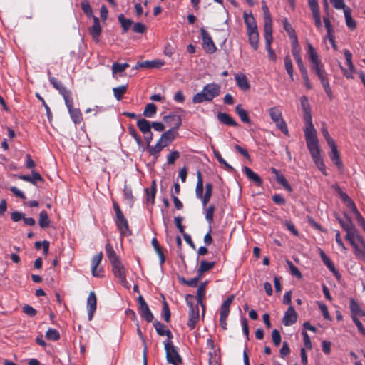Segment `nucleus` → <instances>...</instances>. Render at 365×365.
<instances>
[{"label":"nucleus","instance_id":"nucleus-1","mask_svg":"<svg viewBox=\"0 0 365 365\" xmlns=\"http://www.w3.org/2000/svg\"><path fill=\"white\" fill-rule=\"evenodd\" d=\"M307 53L309 61L312 64V68L315 71L322 83V86L330 99L332 98V91L329 85L328 75L324 70V65L322 64L317 51L311 43L307 44Z\"/></svg>","mask_w":365,"mask_h":365},{"label":"nucleus","instance_id":"nucleus-2","mask_svg":"<svg viewBox=\"0 0 365 365\" xmlns=\"http://www.w3.org/2000/svg\"><path fill=\"white\" fill-rule=\"evenodd\" d=\"M221 87L216 83L206 84L201 91L195 94L192 97L193 103H201L202 102H210L215 98L220 96Z\"/></svg>","mask_w":365,"mask_h":365},{"label":"nucleus","instance_id":"nucleus-3","mask_svg":"<svg viewBox=\"0 0 365 365\" xmlns=\"http://www.w3.org/2000/svg\"><path fill=\"white\" fill-rule=\"evenodd\" d=\"M169 120H174L173 128L164 132L158 140L165 147L175 140L178 135V130L182 124V120L179 115L172 114L163 117L164 121L168 122Z\"/></svg>","mask_w":365,"mask_h":365},{"label":"nucleus","instance_id":"nucleus-4","mask_svg":"<svg viewBox=\"0 0 365 365\" xmlns=\"http://www.w3.org/2000/svg\"><path fill=\"white\" fill-rule=\"evenodd\" d=\"M195 299V297L192 294H187L185 297L186 303L190 307L187 322V326L190 328V329H194L200 319V305L194 304Z\"/></svg>","mask_w":365,"mask_h":365},{"label":"nucleus","instance_id":"nucleus-5","mask_svg":"<svg viewBox=\"0 0 365 365\" xmlns=\"http://www.w3.org/2000/svg\"><path fill=\"white\" fill-rule=\"evenodd\" d=\"M113 205L115 214V225L120 234L125 236L130 235L128 221L122 212L120 206L115 201L113 202Z\"/></svg>","mask_w":365,"mask_h":365},{"label":"nucleus","instance_id":"nucleus-6","mask_svg":"<svg viewBox=\"0 0 365 365\" xmlns=\"http://www.w3.org/2000/svg\"><path fill=\"white\" fill-rule=\"evenodd\" d=\"M268 113L274 123L276 127L279 129L284 135H289V130L286 122L284 120L281 110L274 106L268 110Z\"/></svg>","mask_w":365,"mask_h":365},{"label":"nucleus","instance_id":"nucleus-7","mask_svg":"<svg viewBox=\"0 0 365 365\" xmlns=\"http://www.w3.org/2000/svg\"><path fill=\"white\" fill-rule=\"evenodd\" d=\"M166 351V359L168 363L173 365H178L181 362V357L178 354L175 346L170 339H165L163 341Z\"/></svg>","mask_w":365,"mask_h":365},{"label":"nucleus","instance_id":"nucleus-8","mask_svg":"<svg viewBox=\"0 0 365 365\" xmlns=\"http://www.w3.org/2000/svg\"><path fill=\"white\" fill-rule=\"evenodd\" d=\"M304 120L305 123L304 133L306 141L317 139V130L312 123L311 110L304 112Z\"/></svg>","mask_w":365,"mask_h":365},{"label":"nucleus","instance_id":"nucleus-9","mask_svg":"<svg viewBox=\"0 0 365 365\" xmlns=\"http://www.w3.org/2000/svg\"><path fill=\"white\" fill-rule=\"evenodd\" d=\"M307 148L313 158L314 163L319 165L323 162V160L320 155V150L319 148L318 139H313L306 141Z\"/></svg>","mask_w":365,"mask_h":365},{"label":"nucleus","instance_id":"nucleus-10","mask_svg":"<svg viewBox=\"0 0 365 365\" xmlns=\"http://www.w3.org/2000/svg\"><path fill=\"white\" fill-rule=\"evenodd\" d=\"M200 34L202 39V46L204 50L208 53H213L216 51V46L210 35L204 29H200Z\"/></svg>","mask_w":365,"mask_h":365},{"label":"nucleus","instance_id":"nucleus-11","mask_svg":"<svg viewBox=\"0 0 365 365\" xmlns=\"http://www.w3.org/2000/svg\"><path fill=\"white\" fill-rule=\"evenodd\" d=\"M344 54L348 68L346 69L341 66V71L346 78H353V73L355 72V66L352 61V54L347 49L344 50Z\"/></svg>","mask_w":365,"mask_h":365},{"label":"nucleus","instance_id":"nucleus-12","mask_svg":"<svg viewBox=\"0 0 365 365\" xmlns=\"http://www.w3.org/2000/svg\"><path fill=\"white\" fill-rule=\"evenodd\" d=\"M112 270L115 277L118 279L119 282L125 286L128 283L125 269L120 260L112 264Z\"/></svg>","mask_w":365,"mask_h":365},{"label":"nucleus","instance_id":"nucleus-13","mask_svg":"<svg viewBox=\"0 0 365 365\" xmlns=\"http://www.w3.org/2000/svg\"><path fill=\"white\" fill-rule=\"evenodd\" d=\"M138 302L139 304L140 315L143 317L148 322H151L153 319V315L150 312L148 305L141 295L138 297Z\"/></svg>","mask_w":365,"mask_h":365},{"label":"nucleus","instance_id":"nucleus-14","mask_svg":"<svg viewBox=\"0 0 365 365\" xmlns=\"http://www.w3.org/2000/svg\"><path fill=\"white\" fill-rule=\"evenodd\" d=\"M103 254L99 252L93 257L91 259V273L95 277H102L103 276V269L98 265L102 261Z\"/></svg>","mask_w":365,"mask_h":365},{"label":"nucleus","instance_id":"nucleus-15","mask_svg":"<svg viewBox=\"0 0 365 365\" xmlns=\"http://www.w3.org/2000/svg\"><path fill=\"white\" fill-rule=\"evenodd\" d=\"M73 98L72 97L65 101V104L68 108L70 116L75 124H79L83 118L82 114L78 108H73Z\"/></svg>","mask_w":365,"mask_h":365},{"label":"nucleus","instance_id":"nucleus-16","mask_svg":"<svg viewBox=\"0 0 365 365\" xmlns=\"http://www.w3.org/2000/svg\"><path fill=\"white\" fill-rule=\"evenodd\" d=\"M97 299L94 292H90L87 298L86 307L88 309V320H91L96 309Z\"/></svg>","mask_w":365,"mask_h":365},{"label":"nucleus","instance_id":"nucleus-17","mask_svg":"<svg viewBox=\"0 0 365 365\" xmlns=\"http://www.w3.org/2000/svg\"><path fill=\"white\" fill-rule=\"evenodd\" d=\"M49 81L52 84V86L59 91V93L63 96L64 101H66V99H68L71 98V93L69 91H68L62 84L61 82L57 81L56 78L52 76H49Z\"/></svg>","mask_w":365,"mask_h":365},{"label":"nucleus","instance_id":"nucleus-18","mask_svg":"<svg viewBox=\"0 0 365 365\" xmlns=\"http://www.w3.org/2000/svg\"><path fill=\"white\" fill-rule=\"evenodd\" d=\"M297 319V314L292 306H290L284 313L282 323L284 326H290L294 324Z\"/></svg>","mask_w":365,"mask_h":365},{"label":"nucleus","instance_id":"nucleus-19","mask_svg":"<svg viewBox=\"0 0 365 365\" xmlns=\"http://www.w3.org/2000/svg\"><path fill=\"white\" fill-rule=\"evenodd\" d=\"M346 239L350 242L352 247L356 245V240L361 242L364 241L356 227L346 232Z\"/></svg>","mask_w":365,"mask_h":365},{"label":"nucleus","instance_id":"nucleus-20","mask_svg":"<svg viewBox=\"0 0 365 365\" xmlns=\"http://www.w3.org/2000/svg\"><path fill=\"white\" fill-rule=\"evenodd\" d=\"M164 65V62L160 60L155 61H145L142 62H138L135 66V69L140 68H160Z\"/></svg>","mask_w":365,"mask_h":365},{"label":"nucleus","instance_id":"nucleus-21","mask_svg":"<svg viewBox=\"0 0 365 365\" xmlns=\"http://www.w3.org/2000/svg\"><path fill=\"white\" fill-rule=\"evenodd\" d=\"M329 146L331 148V153L329 154L330 158L339 168H342V162L340 159V156L337 150V146L335 142L330 143Z\"/></svg>","mask_w":365,"mask_h":365},{"label":"nucleus","instance_id":"nucleus-22","mask_svg":"<svg viewBox=\"0 0 365 365\" xmlns=\"http://www.w3.org/2000/svg\"><path fill=\"white\" fill-rule=\"evenodd\" d=\"M235 80L237 86L242 91H247L250 88V83L247 76L242 73H237L235 76Z\"/></svg>","mask_w":365,"mask_h":365},{"label":"nucleus","instance_id":"nucleus-23","mask_svg":"<svg viewBox=\"0 0 365 365\" xmlns=\"http://www.w3.org/2000/svg\"><path fill=\"white\" fill-rule=\"evenodd\" d=\"M249 43L254 50H257L259 46V32L257 29L247 31Z\"/></svg>","mask_w":365,"mask_h":365},{"label":"nucleus","instance_id":"nucleus-24","mask_svg":"<svg viewBox=\"0 0 365 365\" xmlns=\"http://www.w3.org/2000/svg\"><path fill=\"white\" fill-rule=\"evenodd\" d=\"M153 325L155 328L157 333L160 336H167L166 339H170L171 341V339L173 338V334L165 324H162L160 322H154Z\"/></svg>","mask_w":365,"mask_h":365},{"label":"nucleus","instance_id":"nucleus-25","mask_svg":"<svg viewBox=\"0 0 365 365\" xmlns=\"http://www.w3.org/2000/svg\"><path fill=\"white\" fill-rule=\"evenodd\" d=\"M349 307L351 312L352 319L354 317L358 318V317L365 316V311L360 307L359 304L354 299H350Z\"/></svg>","mask_w":365,"mask_h":365},{"label":"nucleus","instance_id":"nucleus-26","mask_svg":"<svg viewBox=\"0 0 365 365\" xmlns=\"http://www.w3.org/2000/svg\"><path fill=\"white\" fill-rule=\"evenodd\" d=\"M242 170L250 180L253 181L258 186H260L262 184V180L261 178L250 168L245 166Z\"/></svg>","mask_w":365,"mask_h":365},{"label":"nucleus","instance_id":"nucleus-27","mask_svg":"<svg viewBox=\"0 0 365 365\" xmlns=\"http://www.w3.org/2000/svg\"><path fill=\"white\" fill-rule=\"evenodd\" d=\"M234 295H231L228 297L222 304L220 308V316H222V319L227 318L230 313V307L234 299Z\"/></svg>","mask_w":365,"mask_h":365},{"label":"nucleus","instance_id":"nucleus-28","mask_svg":"<svg viewBox=\"0 0 365 365\" xmlns=\"http://www.w3.org/2000/svg\"><path fill=\"white\" fill-rule=\"evenodd\" d=\"M217 117L219 121H220L222 123L225 125L234 127H237L238 125V123L226 113L220 112L217 113Z\"/></svg>","mask_w":365,"mask_h":365},{"label":"nucleus","instance_id":"nucleus-29","mask_svg":"<svg viewBox=\"0 0 365 365\" xmlns=\"http://www.w3.org/2000/svg\"><path fill=\"white\" fill-rule=\"evenodd\" d=\"M243 18L246 25L247 31L257 29L256 21L252 14L245 12L243 14Z\"/></svg>","mask_w":365,"mask_h":365},{"label":"nucleus","instance_id":"nucleus-30","mask_svg":"<svg viewBox=\"0 0 365 365\" xmlns=\"http://www.w3.org/2000/svg\"><path fill=\"white\" fill-rule=\"evenodd\" d=\"M31 173H32L31 176L22 175H19V178L22 180L31 182L33 185H36L37 181H43V178L41 176V175L38 172H36L35 170H32Z\"/></svg>","mask_w":365,"mask_h":365},{"label":"nucleus","instance_id":"nucleus-31","mask_svg":"<svg viewBox=\"0 0 365 365\" xmlns=\"http://www.w3.org/2000/svg\"><path fill=\"white\" fill-rule=\"evenodd\" d=\"M93 24L90 28L89 31L93 38H98L101 34V27L100 25V21L98 18L96 16H93Z\"/></svg>","mask_w":365,"mask_h":365},{"label":"nucleus","instance_id":"nucleus-32","mask_svg":"<svg viewBox=\"0 0 365 365\" xmlns=\"http://www.w3.org/2000/svg\"><path fill=\"white\" fill-rule=\"evenodd\" d=\"M320 257L322 258L324 264L327 267V268L336 277L339 275L338 271L336 269L334 264L330 260V259L326 255V254L321 250L320 251Z\"/></svg>","mask_w":365,"mask_h":365},{"label":"nucleus","instance_id":"nucleus-33","mask_svg":"<svg viewBox=\"0 0 365 365\" xmlns=\"http://www.w3.org/2000/svg\"><path fill=\"white\" fill-rule=\"evenodd\" d=\"M106 253L111 264L120 260L110 244L106 245Z\"/></svg>","mask_w":365,"mask_h":365},{"label":"nucleus","instance_id":"nucleus-34","mask_svg":"<svg viewBox=\"0 0 365 365\" xmlns=\"http://www.w3.org/2000/svg\"><path fill=\"white\" fill-rule=\"evenodd\" d=\"M215 266L214 262H207L205 260H202L200 263L199 267L197 269V274L199 276H202L205 272L210 270Z\"/></svg>","mask_w":365,"mask_h":365},{"label":"nucleus","instance_id":"nucleus-35","mask_svg":"<svg viewBox=\"0 0 365 365\" xmlns=\"http://www.w3.org/2000/svg\"><path fill=\"white\" fill-rule=\"evenodd\" d=\"M152 246L153 247V249L155 250L156 254L158 255L160 259V264L162 265L165 262V256L163 255V252L161 250V247L159 245V242L156 237H153L151 240Z\"/></svg>","mask_w":365,"mask_h":365},{"label":"nucleus","instance_id":"nucleus-36","mask_svg":"<svg viewBox=\"0 0 365 365\" xmlns=\"http://www.w3.org/2000/svg\"><path fill=\"white\" fill-rule=\"evenodd\" d=\"M165 148V146L158 140L155 146H148V150L150 155H152L155 160H156L160 151Z\"/></svg>","mask_w":365,"mask_h":365},{"label":"nucleus","instance_id":"nucleus-37","mask_svg":"<svg viewBox=\"0 0 365 365\" xmlns=\"http://www.w3.org/2000/svg\"><path fill=\"white\" fill-rule=\"evenodd\" d=\"M344 14L345 17L346 26L351 29H354L356 26L355 21L351 17V10L350 8H344Z\"/></svg>","mask_w":365,"mask_h":365},{"label":"nucleus","instance_id":"nucleus-38","mask_svg":"<svg viewBox=\"0 0 365 365\" xmlns=\"http://www.w3.org/2000/svg\"><path fill=\"white\" fill-rule=\"evenodd\" d=\"M137 126L139 128V130L143 133V135H146V133L151 131V125L150 122L145 118L139 119L137 121Z\"/></svg>","mask_w":365,"mask_h":365},{"label":"nucleus","instance_id":"nucleus-39","mask_svg":"<svg viewBox=\"0 0 365 365\" xmlns=\"http://www.w3.org/2000/svg\"><path fill=\"white\" fill-rule=\"evenodd\" d=\"M361 247L358 245L353 247L354 252L357 259H359L365 262V242L364 240L360 242Z\"/></svg>","mask_w":365,"mask_h":365},{"label":"nucleus","instance_id":"nucleus-40","mask_svg":"<svg viewBox=\"0 0 365 365\" xmlns=\"http://www.w3.org/2000/svg\"><path fill=\"white\" fill-rule=\"evenodd\" d=\"M197 181L195 188L196 197L198 199L202 198L203 195V181L202 178V174L200 171H197Z\"/></svg>","mask_w":365,"mask_h":365},{"label":"nucleus","instance_id":"nucleus-41","mask_svg":"<svg viewBox=\"0 0 365 365\" xmlns=\"http://www.w3.org/2000/svg\"><path fill=\"white\" fill-rule=\"evenodd\" d=\"M205 297V289H203V287H198L197 290V303L195 304L200 305L202 308V316L204 315L205 311V306L203 304L202 301Z\"/></svg>","mask_w":365,"mask_h":365},{"label":"nucleus","instance_id":"nucleus-42","mask_svg":"<svg viewBox=\"0 0 365 365\" xmlns=\"http://www.w3.org/2000/svg\"><path fill=\"white\" fill-rule=\"evenodd\" d=\"M212 185L210 182L206 183L205 185V193L203 195L202 198H200L202 200V206L205 207L207 205L208 202L210 200V197L212 196Z\"/></svg>","mask_w":365,"mask_h":365},{"label":"nucleus","instance_id":"nucleus-43","mask_svg":"<svg viewBox=\"0 0 365 365\" xmlns=\"http://www.w3.org/2000/svg\"><path fill=\"white\" fill-rule=\"evenodd\" d=\"M235 112L237 113L240 120L245 123H250V120L247 115V111L242 107L240 104H238L235 107Z\"/></svg>","mask_w":365,"mask_h":365},{"label":"nucleus","instance_id":"nucleus-44","mask_svg":"<svg viewBox=\"0 0 365 365\" xmlns=\"http://www.w3.org/2000/svg\"><path fill=\"white\" fill-rule=\"evenodd\" d=\"M51 221L48 218V215L47 212L45 210H42L39 213V220H38V224L39 226L44 229L48 227L50 225Z\"/></svg>","mask_w":365,"mask_h":365},{"label":"nucleus","instance_id":"nucleus-45","mask_svg":"<svg viewBox=\"0 0 365 365\" xmlns=\"http://www.w3.org/2000/svg\"><path fill=\"white\" fill-rule=\"evenodd\" d=\"M123 196H124V199L129 204V205L130 207L133 206V202L135 201V198H134V196L133 195V192H132L131 188L128 187L126 185H125V186H124Z\"/></svg>","mask_w":365,"mask_h":365},{"label":"nucleus","instance_id":"nucleus-46","mask_svg":"<svg viewBox=\"0 0 365 365\" xmlns=\"http://www.w3.org/2000/svg\"><path fill=\"white\" fill-rule=\"evenodd\" d=\"M157 111V107L154 103H150L145 106L143 115L146 118H153Z\"/></svg>","mask_w":365,"mask_h":365},{"label":"nucleus","instance_id":"nucleus-47","mask_svg":"<svg viewBox=\"0 0 365 365\" xmlns=\"http://www.w3.org/2000/svg\"><path fill=\"white\" fill-rule=\"evenodd\" d=\"M128 67H129V64L127 63H114L112 65V68H111L113 76L115 77V74H117L118 73H123Z\"/></svg>","mask_w":365,"mask_h":365},{"label":"nucleus","instance_id":"nucleus-48","mask_svg":"<svg viewBox=\"0 0 365 365\" xmlns=\"http://www.w3.org/2000/svg\"><path fill=\"white\" fill-rule=\"evenodd\" d=\"M128 86L126 85H123L118 87H115L113 88V92L115 98L120 101L123 96L125 93L127 91Z\"/></svg>","mask_w":365,"mask_h":365},{"label":"nucleus","instance_id":"nucleus-49","mask_svg":"<svg viewBox=\"0 0 365 365\" xmlns=\"http://www.w3.org/2000/svg\"><path fill=\"white\" fill-rule=\"evenodd\" d=\"M118 19L120 23L125 32L129 29L133 23V21L130 19H126L122 14L118 16Z\"/></svg>","mask_w":365,"mask_h":365},{"label":"nucleus","instance_id":"nucleus-50","mask_svg":"<svg viewBox=\"0 0 365 365\" xmlns=\"http://www.w3.org/2000/svg\"><path fill=\"white\" fill-rule=\"evenodd\" d=\"M339 222L344 229L345 232L349 231V230L353 229L355 227L354 223L352 222L350 217H347L346 220H344L342 219H339Z\"/></svg>","mask_w":365,"mask_h":365},{"label":"nucleus","instance_id":"nucleus-51","mask_svg":"<svg viewBox=\"0 0 365 365\" xmlns=\"http://www.w3.org/2000/svg\"><path fill=\"white\" fill-rule=\"evenodd\" d=\"M81 9L87 16L91 17L93 16V10L88 0H83L81 3Z\"/></svg>","mask_w":365,"mask_h":365},{"label":"nucleus","instance_id":"nucleus-52","mask_svg":"<svg viewBox=\"0 0 365 365\" xmlns=\"http://www.w3.org/2000/svg\"><path fill=\"white\" fill-rule=\"evenodd\" d=\"M276 180L278 183L282 185L283 187L287 190L288 192H291L292 191V188L290 186V185L288 183L287 180H286L285 177L282 175H277V178H276Z\"/></svg>","mask_w":365,"mask_h":365},{"label":"nucleus","instance_id":"nucleus-53","mask_svg":"<svg viewBox=\"0 0 365 365\" xmlns=\"http://www.w3.org/2000/svg\"><path fill=\"white\" fill-rule=\"evenodd\" d=\"M292 55L294 58V60L297 64L299 71H302V69H306L300 55V51H292Z\"/></svg>","mask_w":365,"mask_h":365},{"label":"nucleus","instance_id":"nucleus-54","mask_svg":"<svg viewBox=\"0 0 365 365\" xmlns=\"http://www.w3.org/2000/svg\"><path fill=\"white\" fill-rule=\"evenodd\" d=\"M46 337L49 340L57 341L60 338V334L56 329L50 328L46 333Z\"/></svg>","mask_w":365,"mask_h":365},{"label":"nucleus","instance_id":"nucleus-55","mask_svg":"<svg viewBox=\"0 0 365 365\" xmlns=\"http://www.w3.org/2000/svg\"><path fill=\"white\" fill-rule=\"evenodd\" d=\"M284 66H285V69L287 72V73L289 74L291 80H293V66H292V60L290 59V58L289 56H286L284 58Z\"/></svg>","mask_w":365,"mask_h":365},{"label":"nucleus","instance_id":"nucleus-56","mask_svg":"<svg viewBox=\"0 0 365 365\" xmlns=\"http://www.w3.org/2000/svg\"><path fill=\"white\" fill-rule=\"evenodd\" d=\"M215 206L213 205H210L205 211V219L209 224L212 223L213 222V214L215 212Z\"/></svg>","mask_w":365,"mask_h":365},{"label":"nucleus","instance_id":"nucleus-57","mask_svg":"<svg viewBox=\"0 0 365 365\" xmlns=\"http://www.w3.org/2000/svg\"><path fill=\"white\" fill-rule=\"evenodd\" d=\"M214 155L215 157L217 158V161L225 165V167L228 170H233V168L229 165L222 157L221 154L220 153L219 151L217 150H214Z\"/></svg>","mask_w":365,"mask_h":365},{"label":"nucleus","instance_id":"nucleus-58","mask_svg":"<svg viewBox=\"0 0 365 365\" xmlns=\"http://www.w3.org/2000/svg\"><path fill=\"white\" fill-rule=\"evenodd\" d=\"M147 191V201L148 202H150L151 204H154L155 202V196L156 192V187H155V183L153 182L152 189L149 192L148 190H146Z\"/></svg>","mask_w":365,"mask_h":365},{"label":"nucleus","instance_id":"nucleus-59","mask_svg":"<svg viewBox=\"0 0 365 365\" xmlns=\"http://www.w3.org/2000/svg\"><path fill=\"white\" fill-rule=\"evenodd\" d=\"M282 24H283V28L287 31L289 36L296 34L294 29L292 28L291 24L289 23L287 18L283 19Z\"/></svg>","mask_w":365,"mask_h":365},{"label":"nucleus","instance_id":"nucleus-60","mask_svg":"<svg viewBox=\"0 0 365 365\" xmlns=\"http://www.w3.org/2000/svg\"><path fill=\"white\" fill-rule=\"evenodd\" d=\"M180 157V153L177 150L172 151L168 156H167V163L168 164L173 165L174 164L175 161Z\"/></svg>","mask_w":365,"mask_h":365},{"label":"nucleus","instance_id":"nucleus-61","mask_svg":"<svg viewBox=\"0 0 365 365\" xmlns=\"http://www.w3.org/2000/svg\"><path fill=\"white\" fill-rule=\"evenodd\" d=\"M322 130V133L323 135V136L324 137V138L326 139V141L328 145H329L330 143H334L335 141L331 138L329 133V131H328V129L326 126L325 124H323L322 125V128L321 129Z\"/></svg>","mask_w":365,"mask_h":365},{"label":"nucleus","instance_id":"nucleus-62","mask_svg":"<svg viewBox=\"0 0 365 365\" xmlns=\"http://www.w3.org/2000/svg\"><path fill=\"white\" fill-rule=\"evenodd\" d=\"M318 306L322 313L324 318L327 320H331V317L329 315L327 307L322 302H318Z\"/></svg>","mask_w":365,"mask_h":365},{"label":"nucleus","instance_id":"nucleus-63","mask_svg":"<svg viewBox=\"0 0 365 365\" xmlns=\"http://www.w3.org/2000/svg\"><path fill=\"white\" fill-rule=\"evenodd\" d=\"M272 339L275 346H279L281 343V335L277 329H274L272 333Z\"/></svg>","mask_w":365,"mask_h":365},{"label":"nucleus","instance_id":"nucleus-64","mask_svg":"<svg viewBox=\"0 0 365 365\" xmlns=\"http://www.w3.org/2000/svg\"><path fill=\"white\" fill-rule=\"evenodd\" d=\"M272 198L273 202L277 205H284L286 203L285 199L280 194H274Z\"/></svg>","mask_w":365,"mask_h":365}]
</instances>
